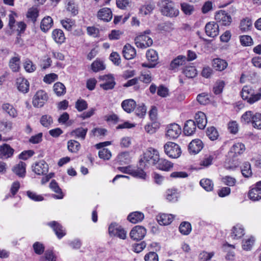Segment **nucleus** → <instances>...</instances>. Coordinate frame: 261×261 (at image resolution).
<instances>
[{"label": "nucleus", "instance_id": "nucleus-1", "mask_svg": "<svg viewBox=\"0 0 261 261\" xmlns=\"http://www.w3.org/2000/svg\"><path fill=\"white\" fill-rule=\"evenodd\" d=\"M241 121L244 123L251 122L252 126L258 129H261V114L249 111L245 112L241 117Z\"/></svg>", "mask_w": 261, "mask_h": 261}, {"label": "nucleus", "instance_id": "nucleus-2", "mask_svg": "<svg viewBox=\"0 0 261 261\" xmlns=\"http://www.w3.org/2000/svg\"><path fill=\"white\" fill-rule=\"evenodd\" d=\"M162 13L166 16L173 17L178 15L179 11L174 7L173 3L170 0H161Z\"/></svg>", "mask_w": 261, "mask_h": 261}, {"label": "nucleus", "instance_id": "nucleus-3", "mask_svg": "<svg viewBox=\"0 0 261 261\" xmlns=\"http://www.w3.org/2000/svg\"><path fill=\"white\" fill-rule=\"evenodd\" d=\"M165 153L170 158L177 159L181 153L179 146L173 142H168L164 146Z\"/></svg>", "mask_w": 261, "mask_h": 261}, {"label": "nucleus", "instance_id": "nucleus-4", "mask_svg": "<svg viewBox=\"0 0 261 261\" xmlns=\"http://www.w3.org/2000/svg\"><path fill=\"white\" fill-rule=\"evenodd\" d=\"M150 33V30H146L144 32V34L137 36L135 39V42L136 46L141 48H145L150 46L152 43V39L147 35Z\"/></svg>", "mask_w": 261, "mask_h": 261}, {"label": "nucleus", "instance_id": "nucleus-5", "mask_svg": "<svg viewBox=\"0 0 261 261\" xmlns=\"http://www.w3.org/2000/svg\"><path fill=\"white\" fill-rule=\"evenodd\" d=\"M47 99V93L43 90H39L33 97V105L35 107L41 108L44 106Z\"/></svg>", "mask_w": 261, "mask_h": 261}, {"label": "nucleus", "instance_id": "nucleus-6", "mask_svg": "<svg viewBox=\"0 0 261 261\" xmlns=\"http://www.w3.org/2000/svg\"><path fill=\"white\" fill-rule=\"evenodd\" d=\"M109 232L111 236L117 237L121 239H125L126 232L118 224L112 223L109 227Z\"/></svg>", "mask_w": 261, "mask_h": 261}, {"label": "nucleus", "instance_id": "nucleus-7", "mask_svg": "<svg viewBox=\"0 0 261 261\" xmlns=\"http://www.w3.org/2000/svg\"><path fill=\"white\" fill-rule=\"evenodd\" d=\"M146 56L147 60L152 63H143L142 66L148 68L154 67L159 59L157 52L154 49H149L147 51Z\"/></svg>", "mask_w": 261, "mask_h": 261}, {"label": "nucleus", "instance_id": "nucleus-8", "mask_svg": "<svg viewBox=\"0 0 261 261\" xmlns=\"http://www.w3.org/2000/svg\"><path fill=\"white\" fill-rule=\"evenodd\" d=\"M181 133L180 126L176 123H172L167 127L166 136L169 139H175L178 137Z\"/></svg>", "mask_w": 261, "mask_h": 261}, {"label": "nucleus", "instance_id": "nucleus-9", "mask_svg": "<svg viewBox=\"0 0 261 261\" xmlns=\"http://www.w3.org/2000/svg\"><path fill=\"white\" fill-rule=\"evenodd\" d=\"M146 234V229L141 226H135L130 232V237L134 240H141Z\"/></svg>", "mask_w": 261, "mask_h": 261}, {"label": "nucleus", "instance_id": "nucleus-10", "mask_svg": "<svg viewBox=\"0 0 261 261\" xmlns=\"http://www.w3.org/2000/svg\"><path fill=\"white\" fill-rule=\"evenodd\" d=\"M215 18L217 22L223 25H228L231 22L230 15L224 10H220L217 12Z\"/></svg>", "mask_w": 261, "mask_h": 261}, {"label": "nucleus", "instance_id": "nucleus-11", "mask_svg": "<svg viewBox=\"0 0 261 261\" xmlns=\"http://www.w3.org/2000/svg\"><path fill=\"white\" fill-rule=\"evenodd\" d=\"M32 168L33 171L38 175H45L48 171V164L44 160L35 163Z\"/></svg>", "mask_w": 261, "mask_h": 261}, {"label": "nucleus", "instance_id": "nucleus-12", "mask_svg": "<svg viewBox=\"0 0 261 261\" xmlns=\"http://www.w3.org/2000/svg\"><path fill=\"white\" fill-rule=\"evenodd\" d=\"M248 197L252 201L261 199V181L257 182L255 187L249 190Z\"/></svg>", "mask_w": 261, "mask_h": 261}, {"label": "nucleus", "instance_id": "nucleus-13", "mask_svg": "<svg viewBox=\"0 0 261 261\" xmlns=\"http://www.w3.org/2000/svg\"><path fill=\"white\" fill-rule=\"evenodd\" d=\"M205 30L207 36L211 37H215L219 34V25L214 21L209 22L205 25Z\"/></svg>", "mask_w": 261, "mask_h": 261}, {"label": "nucleus", "instance_id": "nucleus-14", "mask_svg": "<svg viewBox=\"0 0 261 261\" xmlns=\"http://www.w3.org/2000/svg\"><path fill=\"white\" fill-rule=\"evenodd\" d=\"M14 150L7 144L0 145V159H7L12 157L14 154Z\"/></svg>", "mask_w": 261, "mask_h": 261}, {"label": "nucleus", "instance_id": "nucleus-15", "mask_svg": "<svg viewBox=\"0 0 261 261\" xmlns=\"http://www.w3.org/2000/svg\"><path fill=\"white\" fill-rule=\"evenodd\" d=\"M16 86L19 91L27 93L29 90L30 83L27 79L19 77L16 80Z\"/></svg>", "mask_w": 261, "mask_h": 261}, {"label": "nucleus", "instance_id": "nucleus-16", "mask_svg": "<svg viewBox=\"0 0 261 261\" xmlns=\"http://www.w3.org/2000/svg\"><path fill=\"white\" fill-rule=\"evenodd\" d=\"M245 150V145L241 143H237L231 147L228 154L230 156L236 157L243 153Z\"/></svg>", "mask_w": 261, "mask_h": 261}, {"label": "nucleus", "instance_id": "nucleus-17", "mask_svg": "<svg viewBox=\"0 0 261 261\" xmlns=\"http://www.w3.org/2000/svg\"><path fill=\"white\" fill-rule=\"evenodd\" d=\"M47 225L53 229L59 239H61L66 234L65 230L63 229V226L58 222L54 221L48 223Z\"/></svg>", "mask_w": 261, "mask_h": 261}, {"label": "nucleus", "instance_id": "nucleus-18", "mask_svg": "<svg viewBox=\"0 0 261 261\" xmlns=\"http://www.w3.org/2000/svg\"><path fill=\"white\" fill-rule=\"evenodd\" d=\"M97 17L105 21H110L112 18V13L110 9L103 8L97 13Z\"/></svg>", "mask_w": 261, "mask_h": 261}, {"label": "nucleus", "instance_id": "nucleus-19", "mask_svg": "<svg viewBox=\"0 0 261 261\" xmlns=\"http://www.w3.org/2000/svg\"><path fill=\"white\" fill-rule=\"evenodd\" d=\"M122 53L124 58L126 60H130L136 55V49L129 44H126L123 48Z\"/></svg>", "mask_w": 261, "mask_h": 261}, {"label": "nucleus", "instance_id": "nucleus-20", "mask_svg": "<svg viewBox=\"0 0 261 261\" xmlns=\"http://www.w3.org/2000/svg\"><path fill=\"white\" fill-rule=\"evenodd\" d=\"M103 80L105 83L100 85L101 88L105 90H111L114 88L116 83L114 78L112 75H105L103 76Z\"/></svg>", "mask_w": 261, "mask_h": 261}, {"label": "nucleus", "instance_id": "nucleus-21", "mask_svg": "<svg viewBox=\"0 0 261 261\" xmlns=\"http://www.w3.org/2000/svg\"><path fill=\"white\" fill-rule=\"evenodd\" d=\"M183 132L186 136H191L196 130V123L192 120H189L186 121L184 127Z\"/></svg>", "mask_w": 261, "mask_h": 261}, {"label": "nucleus", "instance_id": "nucleus-22", "mask_svg": "<svg viewBox=\"0 0 261 261\" xmlns=\"http://www.w3.org/2000/svg\"><path fill=\"white\" fill-rule=\"evenodd\" d=\"M173 218L172 215L162 214L156 216V220L161 225H167L172 222Z\"/></svg>", "mask_w": 261, "mask_h": 261}, {"label": "nucleus", "instance_id": "nucleus-23", "mask_svg": "<svg viewBox=\"0 0 261 261\" xmlns=\"http://www.w3.org/2000/svg\"><path fill=\"white\" fill-rule=\"evenodd\" d=\"M186 60L187 58L185 56H178L171 61L170 65V69L174 70L180 66L185 65L186 63Z\"/></svg>", "mask_w": 261, "mask_h": 261}, {"label": "nucleus", "instance_id": "nucleus-24", "mask_svg": "<svg viewBox=\"0 0 261 261\" xmlns=\"http://www.w3.org/2000/svg\"><path fill=\"white\" fill-rule=\"evenodd\" d=\"M26 164L23 162H19L12 168V171L20 177H24L25 175Z\"/></svg>", "mask_w": 261, "mask_h": 261}, {"label": "nucleus", "instance_id": "nucleus-25", "mask_svg": "<svg viewBox=\"0 0 261 261\" xmlns=\"http://www.w3.org/2000/svg\"><path fill=\"white\" fill-rule=\"evenodd\" d=\"M136 106V102L132 99L123 100L121 103V107L126 112L130 113L133 112Z\"/></svg>", "mask_w": 261, "mask_h": 261}, {"label": "nucleus", "instance_id": "nucleus-26", "mask_svg": "<svg viewBox=\"0 0 261 261\" xmlns=\"http://www.w3.org/2000/svg\"><path fill=\"white\" fill-rule=\"evenodd\" d=\"M244 228L240 225L234 226L231 232V237L232 239H239L244 235Z\"/></svg>", "mask_w": 261, "mask_h": 261}, {"label": "nucleus", "instance_id": "nucleus-27", "mask_svg": "<svg viewBox=\"0 0 261 261\" xmlns=\"http://www.w3.org/2000/svg\"><path fill=\"white\" fill-rule=\"evenodd\" d=\"M144 218V214L140 212L131 213L127 216V220L132 223H137L141 222Z\"/></svg>", "mask_w": 261, "mask_h": 261}, {"label": "nucleus", "instance_id": "nucleus-28", "mask_svg": "<svg viewBox=\"0 0 261 261\" xmlns=\"http://www.w3.org/2000/svg\"><path fill=\"white\" fill-rule=\"evenodd\" d=\"M212 65L216 70L222 71L227 67L228 64L225 60L216 58L213 60Z\"/></svg>", "mask_w": 261, "mask_h": 261}, {"label": "nucleus", "instance_id": "nucleus-29", "mask_svg": "<svg viewBox=\"0 0 261 261\" xmlns=\"http://www.w3.org/2000/svg\"><path fill=\"white\" fill-rule=\"evenodd\" d=\"M207 124V119L205 114L201 111L197 113V126L200 129H203Z\"/></svg>", "mask_w": 261, "mask_h": 261}, {"label": "nucleus", "instance_id": "nucleus-30", "mask_svg": "<svg viewBox=\"0 0 261 261\" xmlns=\"http://www.w3.org/2000/svg\"><path fill=\"white\" fill-rule=\"evenodd\" d=\"M53 25V20L50 16L45 17L41 21L40 29L44 32L48 31Z\"/></svg>", "mask_w": 261, "mask_h": 261}, {"label": "nucleus", "instance_id": "nucleus-31", "mask_svg": "<svg viewBox=\"0 0 261 261\" xmlns=\"http://www.w3.org/2000/svg\"><path fill=\"white\" fill-rule=\"evenodd\" d=\"M52 37L58 43L61 44L65 41V37L62 30L55 29L52 32Z\"/></svg>", "mask_w": 261, "mask_h": 261}, {"label": "nucleus", "instance_id": "nucleus-32", "mask_svg": "<svg viewBox=\"0 0 261 261\" xmlns=\"http://www.w3.org/2000/svg\"><path fill=\"white\" fill-rule=\"evenodd\" d=\"M49 187L53 190L55 193L58 194V195H54L53 197L56 199H62L63 198V194L62 192V190L59 187L58 183L55 180H52L49 184Z\"/></svg>", "mask_w": 261, "mask_h": 261}, {"label": "nucleus", "instance_id": "nucleus-33", "mask_svg": "<svg viewBox=\"0 0 261 261\" xmlns=\"http://www.w3.org/2000/svg\"><path fill=\"white\" fill-rule=\"evenodd\" d=\"M173 164L170 161L164 159H161L159 163L158 164L157 168L159 169L168 171L173 167Z\"/></svg>", "mask_w": 261, "mask_h": 261}, {"label": "nucleus", "instance_id": "nucleus-34", "mask_svg": "<svg viewBox=\"0 0 261 261\" xmlns=\"http://www.w3.org/2000/svg\"><path fill=\"white\" fill-rule=\"evenodd\" d=\"M88 129L87 128L79 127L73 130L71 134L72 136H75L76 138H81L82 140L85 139Z\"/></svg>", "mask_w": 261, "mask_h": 261}, {"label": "nucleus", "instance_id": "nucleus-35", "mask_svg": "<svg viewBox=\"0 0 261 261\" xmlns=\"http://www.w3.org/2000/svg\"><path fill=\"white\" fill-rule=\"evenodd\" d=\"M54 91L58 96H61L66 93L65 86L60 82H57L54 85Z\"/></svg>", "mask_w": 261, "mask_h": 261}, {"label": "nucleus", "instance_id": "nucleus-36", "mask_svg": "<svg viewBox=\"0 0 261 261\" xmlns=\"http://www.w3.org/2000/svg\"><path fill=\"white\" fill-rule=\"evenodd\" d=\"M66 10L70 13L72 16H75L78 14L79 10L77 5L73 0H70L66 6Z\"/></svg>", "mask_w": 261, "mask_h": 261}, {"label": "nucleus", "instance_id": "nucleus-37", "mask_svg": "<svg viewBox=\"0 0 261 261\" xmlns=\"http://www.w3.org/2000/svg\"><path fill=\"white\" fill-rule=\"evenodd\" d=\"M20 58L18 57L12 58L9 61V67L13 72L18 71L20 68Z\"/></svg>", "mask_w": 261, "mask_h": 261}, {"label": "nucleus", "instance_id": "nucleus-38", "mask_svg": "<svg viewBox=\"0 0 261 261\" xmlns=\"http://www.w3.org/2000/svg\"><path fill=\"white\" fill-rule=\"evenodd\" d=\"M67 147L69 151L76 153L80 149L81 145L77 141L74 140H70L68 141Z\"/></svg>", "mask_w": 261, "mask_h": 261}, {"label": "nucleus", "instance_id": "nucleus-39", "mask_svg": "<svg viewBox=\"0 0 261 261\" xmlns=\"http://www.w3.org/2000/svg\"><path fill=\"white\" fill-rule=\"evenodd\" d=\"M252 24V20L249 18H246L241 21L240 28L242 32H247L251 29Z\"/></svg>", "mask_w": 261, "mask_h": 261}, {"label": "nucleus", "instance_id": "nucleus-40", "mask_svg": "<svg viewBox=\"0 0 261 261\" xmlns=\"http://www.w3.org/2000/svg\"><path fill=\"white\" fill-rule=\"evenodd\" d=\"M191 224L188 222L185 221L181 223L179 226L180 232L184 235H188L191 231Z\"/></svg>", "mask_w": 261, "mask_h": 261}, {"label": "nucleus", "instance_id": "nucleus-41", "mask_svg": "<svg viewBox=\"0 0 261 261\" xmlns=\"http://www.w3.org/2000/svg\"><path fill=\"white\" fill-rule=\"evenodd\" d=\"M38 15L39 11L37 8L34 7L30 8L27 14V18L30 19L33 23L36 22Z\"/></svg>", "mask_w": 261, "mask_h": 261}, {"label": "nucleus", "instance_id": "nucleus-42", "mask_svg": "<svg viewBox=\"0 0 261 261\" xmlns=\"http://www.w3.org/2000/svg\"><path fill=\"white\" fill-rule=\"evenodd\" d=\"M2 109L12 117H15L17 116L16 110L13 108L12 105L8 103L3 104Z\"/></svg>", "mask_w": 261, "mask_h": 261}, {"label": "nucleus", "instance_id": "nucleus-43", "mask_svg": "<svg viewBox=\"0 0 261 261\" xmlns=\"http://www.w3.org/2000/svg\"><path fill=\"white\" fill-rule=\"evenodd\" d=\"M40 122L43 126L48 128L53 123V119L50 115H44L40 118Z\"/></svg>", "mask_w": 261, "mask_h": 261}, {"label": "nucleus", "instance_id": "nucleus-44", "mask_svg": "<svg viewBox=\"0 0 261 261\" xmlns=\"http://www.w3.org/2000/svg\"><path fill=\"white\" fill-rule=\"evenodd\" d=\"M179 194L175 189H169L167 192V199L169 201L175 202L177 201Z\"/></svg>", "mask_w": 261, "mask_h": 261}, {"label": "nucleus", "instance_id": "nucleus-45", "mask_svg": "<svg viewBox=\"0 0 261 261\" xmlns=\"http://www.w3.org/2000/svg\"><path fill=\"white\" fill-rule=\"evenodd\" d=\"M253 93V90L251 87L248 86H244L242 90L241 96L243 99L247 100V101Z\"/></svg>", "mask_w": 261, "mask_h": 261}, {"label": "nucleus", "instance_id": "nucleus-46", "mask_svg": "<svg viewBox=\"0 0 261 261\" xmlns=\"http://www.w3.org/2000/svg\"><path fill=\"white\" fill-rule=\"evenodd\" d=\"M154 8L155 5L153 3L144 5L140 8V13L144 15H147L150 13Z\"/></svg>", "mask_w": 261, "mask_h": 261}, {"label": "nucleus", "instance_id": "nucleus-47", "mask_svg": "<svg viewBox=\"0 0 261 261\" xmlns=\"http://www.w3.org/2000/svg\"><path fill=\"white\" fill-rule=\"evenodd\" d=\"M241 172L243 175L245 177H249L252 175L251 165L249 162H245L242 167Z\"/></svg>", "mask_w": 261, "mask_h": 261}, {"label": "nucleus", "instance_id": "nucleus-48", "mask_svg": "<svg viewBox=\"0 0 261 261\" xmlns=\"http://www.w3.org/2000/svg\"><path fill=\"white\" fill-rule=\"evenodd\" d=\"M254 238L250 237L242 241V247L244 250H249L251 249L254 243Z\"/></svg>", "mask_w": 261, "mask_h": 261}, {"label": "nucleus", "instance_id": "nucleus-49", "mask_svg": "<svg viewBox=\"0 0 261 261\" xmlns=\"http://www.w3.org/2000/svg\"><path fill=\"white\" fill-rule=\"evenodd\" d=\"M201 186L207 191H211L213 189V184L209 179H203L200 181Z\"/></svg>", "mask_w": 261, "mask_h": 261}, {"label": "nucleus", "instance_id": "nucleus-50", "mask_svg": "<svg viewBox=\"0 0 261 261\" xmlns=\"http://www.w3.org/2000/svg\"><path fill=\"white\" fill-rule=\"evenodd\" d=\"M184 73L188 78H193L196 76L195 66H186L184 70Z\"/></svg>", "mask_w": 261, "mask_h": 261}, {"label": "nucleus", "instance_id": "nucleus-51", "mask_svg": "<svg viewBox=\"0 0 261 261\" xmlns=\"http://www.w3.org/2000/svg\"><path fill=\"white\" fill-rule=\"evenodd\" d=\"M206 135L211 140H216L218 137L217 129L213 126L207 128Z\"/></svg>", "mask_w": 261, "mask_h": 261}, {"label": "nucleus", "instance_id": "nucleus-52", "mask_svg": "<svg viewBox=\"0 0 261 261\" xmlns=\"http://www.w3.org/2000/svg\"><path fill=\"white\" fill-rule=\"evenodd\" d=\"M91 68L94 72H98L105 69V66L102 61L95 60L91 64Z\"/></svg>", "mask_w": 261, "mask_h": 261}, {"label": "nucleus", "instance_id": "nucleus-53", "mask_svg": "<svg viewBox=\"0 0 261 261\" xmlns=\"http://www.w3.org/2000/svg\"><path fill=\"white\" fill-rule=\"evenodd\" d=\"M88 108V103L83 99H78L75 102V108L79 112H82Z\"/></svg>", "mask_w": 261, "mask_h": 261}, {"label": "nucleus", "instance_id": "nucleus-54", "mask_svg": "<svg viewBox=\"0 0 261 261\" xmlns=\"http://www.w3.org/2000/svg\"><path fill=\"white\" fill-rule=\"evenodd\" d=\"M225 86V83L223 81H218L215 84L213 88V91L215 94H220Z\"/></svg>", "mask_w": 261, "mask_h": 261}, {"label": "nucleus", "instance_id": "nucleus-55", "mask_svg": "<svg viewBox=\"0 0 261 261\" xmlns=\"http://www.w3.org/2000/svg\"><path fill=\"white\" fill-rule=\"evenodd\" d=\"M61 23L66 30L70 31L72 26L74 24V21L69 18H66L61 20Z\"/></svg>", "mask_w": 261, "mask_h": 261}, {"label": "nucleus", "instance_id": "nucleus-56", "mask_svg": "<svg viewBox=\"0 0 261 261\" xmlns=\"http://www.w3.org/2000/svg\"><path fill=\"white\" fill-rule=\"evenodd\" d=\"M117 160L121 164L128 163L129 161V153L127 152L120 153L117 156Z\"/></svg>", "mask_w": 261, "mask_h": 261}, {"label": "nucleus", "instance_id": "nucleus-57", "mask_svg": "<svg viewBox=\"0 0 261 261\" xmlns=\"http://www.w3.org/2000/svg\"><path fill=\"white\" fill-rule=\"evenodd\" d=\"M33 247L34 252L37 254L41 255L44 251L45 248H44V245L42 243H41L39 242H35L33 244Z\"/></svg>", "mask_w": 261, "mask_h": 261}, {"label": "nucleus", "instance_id": "nucleus-58", "mask_svg": "<svg viewBox=\"0 0 261 261\" xmlns=\"http://www.w3.org/2000/svg\"><path fill=\"white\" fill-rule=\"evenodd\" d=\"M98 155L100 159L105 160H109L112 156L111 151L107 148H103L99 150Z\"/></svg>", "mask_w": 261, "mask_h": 261}, {"label": "nucleus", "instance_id": "nucleus-59", "mask_svg": "<svg viewBox=\"0 0 261 261\" xmlns=\"http://www.w3.org/2000/svg\"><path fill=\"white\" fill-rule=\"evenodd\" d=\"M240 42L244 46H251L253 44L252 38L248 35H243L240 36Z\"/></svg>", "mask_w": 261, "mask_h": 261}, {"label": "nucleus", "instance_id": "nucleus-60", "mask_svg": "<svg viewBox=\"0 0 261 261\" xmlns=\"http://www.w3.org/2000/svg\"><path fill=\"white\" fill-rule=\"evenodd\" d=\"M181 9L186 15H190L194 11V7L190 5L184 3L181 4Z\"/></svg>", "mask_w": 261, "mask_h": 261}, {"label": "nucleus", "instance_id": "nucleus-61", "mask_svg": "<svg viewBox=\"0 0 261 261\" xmlns=\"http://www.w3.org/2000/svg\"><path fill=\"white\" fill-rule=\"evenodd\" d=\"M214 255V252L208 253L205 251H203L199 254L198 259L200 261L210 260Z\"/></svg>", "mask_w": 261, "mask_h": 261}, {"label": "nucleus", "instance_id": "nucleus-62", "mask_svg": "<svg viewBox=\"0 0 261 261\" xmlns=\"http://www.w3.org/2000/svg\"><path fill=\"white\" fill-rule=\"evenodd\" d=\"M24 68L27 72H32L36 70V67L31 60L27 59L24 63Z\"/></svg>", "mask_w": 261, "mask_h": 261}, {"label": "nucleus", "instance_id": "nucleus-63", "mask_svg": "<svg viewBox=\"0 0 261 261\" xmlns=\"http://www.w3.org/2000/svg\"><path fill=\"white\" fill-rule=\"evenodd\" d=\"M197 100L201 105H206L209 102L208 95L205 93L199 94L197 96Z\"/></svg>", "mask_w": 261, "mask_h": 261}, {"label": "nucleus", "instance_id": "nucleus-64", "mask_svg": "<svg viewBox=\"0 0 261 261\" xmlns=\"http://www.w3.org/2000/svg\"><path fill=\"white\" fill-rule=\"evenodd\" d=\"M145 261H159L158 254L154 251H150L144 256Z\"/></svg>", "mask_w": 261, "mask_h": 261}]
</instances>
